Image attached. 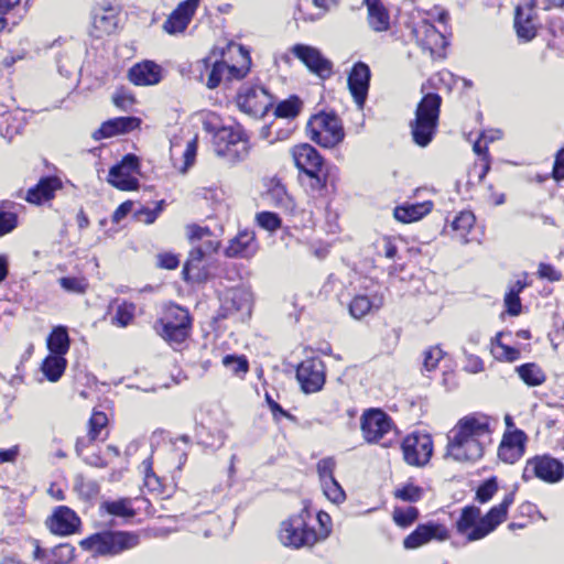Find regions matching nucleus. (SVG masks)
Masks as SVG:
<instances>
[{"label": "nucleus", "instance_id": "nucleus-1", "mask_svg": "<svg viewBox=\"0 0 564 564\" xmlns=\"http://www.w3.org/2000/svg\"><path fill=\"white\" fill-rule=\"evenodd\" d=\"M490 419L481 414L462 417L448 433L446 455L456 462L475 463L491 442Z\"/></svg>", "mask_w": 564, "mask_h": 564}, {"label": "nucleus", "instance_id": "nucleus-40", "mask_svg": "<svg viewBox=\"0 0 564 564\" xmlns=\"http://www.w3.org/2000/svg\"><path fill=\"white\" fill-rule=\"evenodd\" d=\"M135 315V305L131 302L123 301L116 307V313L111 318V323L119 327H127L130 325Z\"/></svg>", "mask_w": 564, "mask_h": 564}, {"label": "nucleus", "instance_id": "nucleus-52", "mask_svg": "<svg viewBox=\"0 0 564 564\" xmlns=\"http://www.w3.org/2000/svg\"><path fill=\"white\" fill-rule=\"evenodd\" d=\"M335 466H336V463H335L334 458H332V457L323 458L318 462L317 473H318L322 484L329 479H335L334 478Z\"/></svg>", "mask_w": 564, "mask_h": 564}, {"label": "nucleus", "instance_id": "nucleus-62", "mask_svg": "<svg viewBox=\"0 0 564 564\" xmlns=\"http://www.w3.org/2000/svg\"><path fill=\"white\" fill-rule=\"evenodd\" d=\"M196 153H197V140L195 138L187 142V145H186V149L184 152V161H185L184 171H186L187 167L193 165L195 158H196Z\"/></svg>", "mask_w": 564, "mask_h": 564}, {"label": "nucleus", "instance_id": "nucleus-24", "mask_svg": "<svg viewBox=\"0 0 564 564\" xmlns=\"http://www.w3.org/2000/svg\"><path fill=\"white\" fill-rule=\"evenodd\" d=\"M258 251V243L253 230H241L236 237L230 239L228 247L225 249V254L228 258H245L253 257Z\"/></svg>", "mask_w": 564, "mask_h": 564}, {"label": "nucleus", "instance_id": "nucleus-47", "mask_svg": "<svg viewBox=\"0 0 564 564\" xmlns=\"http://www.w3.org/2000/svg\"><path fill=\"white\" fill-rule=\"evenodd\" d=\"M107 424V415L104 412L95 411L89 420L88 433L91 434V437L104 440L102 433L106 431Z\"/></svg>", "mask_w": 564, "mask_h": 564}, {"label": "nucleus", "instance_id": "nucleus-42", "mask_svg": "<svg viewBox=\"0 0 564 564\" xmlns=\"http://www.w3.org/2000/svg\"><path fill=\"white\" fill-rule=\"evenodd\" d=\"M475 224V216L469 210L460 212L452 221V228L457 231L466 242V235Z\"/></svg>", "mask_w": 564, "mask_h": 564}, {"label": "nucleus", "instance_id": "nucleus-31", "mask_svg": "<svg viewBox=\"0 0 564 564\" xmlns=\"http://www.w3.org/2000/svg\"><path fill=\"white\" fill-rule=\"evenodd\" d=\"M265 199L274 207L285 213L292 214L295 209V203L286 192L285 186L276 180H272L265 193Z\"/></svg>", "mask_w": 564, "mask_h": 564}, {"label": "nucleus", "instance_id": "nucleus-64", "mask_svg": "<svg viewBox=\"0 0 564 564\" xmlns=\"http://www.w3.org/2000/svg\"><path fill=\"white\" fill-rule=\"evenodd\" d=\"M113 102L117 107H119L123 110H127L128 108H130L133 105L134 98L130 94L117 93L113 96Z\"/></svg>", "mask_w": 564, "mask_h": 564}, {"label": "nucleus", "instance_id": "nucleus-35", "mask_svg": "<svg viewBox=\"0 0 564 564\" xmlns=\"http://www.w3.org/2000/svg\"><path fill=\"white\" fill-rule=\"evenodd\" d=\"M69 336L65 326L55 327L47 338V348L53 355L65 356L69 349Z\"/></svg>", "mask_w": 564, "mask_h": 564}, {"label": "nucleus", "instance_id": "nucleus-16", "mask_svg": "<svg viewBox=\"0 0 564 564\" xmlns=\"http://www.w3.org/2000/svg\"><path fill=\"white\" fill-rule=\"evenodd\" d=\"M291 53L299 58L313 74L325 79L333 74V64L322 52L311 45L295 44L291 47Z\"/></svg>", "mask_w": 564, "mask_h": 564}, {"label": "nucleus", "instance_id": "nucleus-55", "mask_svg": "<svg viewBox=\"0 0 564 564\" xmlns=\"http://www.w3.org/2000/svg\"><path fill=\"white\" fill-rule=\"evenodd\" d=\"M162 204L163 202H160L158 206L153 209L151 208H142L137 213L138 219L140 221H143L145 224H152L155 221L160 213L162 212Z\"/></svg>", "mask_w": 564, "mask_h": 564}, {"label": "nucleus", "instance_id": "nucleus-59", "mask_svg": "<svg viewBox=\"0 0 564 564\" xmlns=\"http://www.w3.org/2000/svg\"><path fill=\"white\" fill-rule=\"evenodd\" d=\"M464 369L470 373H478L485 370V365L480 357L466 354V362Z\"/></svg>", "mask_w": 564, "mask_h": 564}, {"label": "nucleus", "instance_id": "nucleus-37", "mask_svg": "<svg viewBox=\"0 0 564 564\" xmlns=\"http://www.w3.org/2000/svg\"><path fill=\"white\" fill-rule=\"evenodd\" d=\"M66 365L64 356L50 354L42 364V371L50 381L55 382L64 373Z\"/></svg>", "mask_w": 564, "mask_h": 564}, {"label": "nucleus", "instance_id": "nucleus-25", "mask_svg": "<svg viewBox=\"0 0 564 564\" xmlns=\"http://www.w3.org/2000/svg\"><path fill=\"white\" fill-rule=\"evenodd\" d=\"M80 524L77 514L68 507H57L47 520L50 530L58 535H69L76 532Z\"/></svg>", "mask_w": 564, "mask_h": 564}, {"label": "nucleus", "instance_id": "nucleus-7", "mask_svg": "<svg viewBox=\"0 0 564 564\" xmlns=\"http://www.w3.org/2000/svg\"><path fill=\"white\" fill-rule=\"evenodd\" d=\"M306 129L312 141L327 149L338 145L345 138L343 122L333 112L314 115L307 122Z\"/></svg>", "mask_w": 564, "mask_h": 564}, {"label": "nucleus", "instance_id": "nucleus-32", "mask_svg": "<svg viewBox=\"0 0 564 564\" xmlns=\"http://www.w3.org/2000/svg\"><path fill=\"white\" fill-rule=\"evenodd\" d=\"M368 10V24L375 32H384L390 28V15L381 0H364Z\"/></svg>", "mask_w": 564, "mask_h": 564}, {"label": "nucleus", "instance_id": "nucleus-41", "mask_svg": "<svg viewBox=\"0 0 564 564\" xmlns=\"http://www.w3.org/2000/svg\"><path fill=\"white\" fill-rule=\"evenodd\" d=\"M302 108V101L297 96L281 101L275 107L274 113L279 118H295Z\"/></svg>", "mask_w": 564, "mask_h": 564}, {"label": "nucleus", "instance_id": "nucleus-30", "mask_svg": "<svg viewBox=\"0 0 564 564\" xmlns=\"http://www.w3.org/2000/svg\"><path fill=\"white\" fill-rule=\"evenodd\" d=\"M62 187V182L56 176L42 177L39 183L31 187L25 196V199L32 204H42L54 197L57 189Z\"/></svg>", "mask_w": 564, "mask_h": 564}, {"label": "nucleus", "instance_id": "nucleus-4", "mask_svg": "<svg viewBox=\"0 0 564 564\" xmlns=\"http://www.w3.org/2000/svg\"><path fill=\"white\" fill-rule=\"evenodd\" d=\"M295 166L308 177V186L313 192L326 187L329 170L318 151L308 143L297 144L292 149Z\"/></svg>", "mask_w": 564, "mask_h": 564}, {"label": "nucleus", "instance_id": "nucleus-39", "mask_svg": "<svg viewBox=\"0 0 564 564\" xmlns=\"http://www.w3.org/2000/svg\"><path fill=\"white\" fill-rule=\"evenodd\" d=\"M502 333H498L491 340V354L499 361L512 362L520 358V350L501 343Z\"/></svg>", "mask_w": 564, "mask_h": 564}, {"label": "nucleus", "instance_id": "nucleus-44", "mask_svg": "<svg viewBox=\"0 0 564 564\" xmlns=\"http://www.w3.org/2000/svg\"><path fill=\"white\" fill-rule=\"evenodd\" d=\"M257 225L269 231L275 232L282 226V220L278 214L273 212H260L256 215Z\"/></svg>", "mask_w": 564, "mask_h": 564}, {"label": "nucleus", "instance_id": "nucleus-54", "mask_svg": "<svg viewBox=\"0 0 564 564\" xmlns=\"http://www.w3.org/2000/svg\"><path fill=\"white\" fill-rule=\"evenodd\" d=\"M17 227V216L13 213L0 212V237L9 234Z\"/></svg>", "mask_w": 564, "mask_h": 564}, {"label": "nucleus", "instance_id": "nucleus-28", "mask_svg": "<svg viewBox=\"0 0 564 564\" xmlns=\"http://www.w3.org/2000/svg\"><path fill=\"white\" fill-rule=\"evenodd\" d=\"M129 79L138 86L156 85L162 79V68L152 61H144L130 68Z\"/></svg>", "mask_w": 564, "mask_h": 564}, {"label": "nucleus", "instance_id": "nucleus-6", "mask_svg": "<svg viewBox=\"0 0 564 564\" xmlns=\"http://www.w3.org/2000/svg\"><path fill=\"white\" fill-rule=\"evenodd\" d=\"M139 544V535L126 531H104L83 540V549L95 555H117Z\"/></svg>", "mask_w": 564, "mask_h": 564}, {"label": "nucleus", "instance_id": "nucleus-43", "mask_svg": "<svg viewBox=\"0 0 564 564\" xmlns=\"http://www.w3.org/2000/svg\"><path fill=\"white\" fill-rule=\"evenodd\" d=\"M58 283L64 291L74 294H84L88 289V281L84 276H62Z\"/></svg>", "mask_w": 564, "mask_h": 564}, {"label": "nucleus", "instance_id": "nucleus-46", "mask_svg": "<svg viewBox=\"0 0 564 564\" xmlns=\"http://www.w3.org/2000/svg\"><path fill=\"white\" fill-rule=\"evenodd\" d=\"M223 365L237 376L247 373L249 369L248 360L243 356L226 355Z\"/></svg>", "mask_w": 564, "mask_h": 564}, {"label": "nucleus", "instance_id": "nucleus-19", "mask_svg": "<svg viewBox=\"0 0 564 564\" xmlns=\"http://www.w3.org/2000/svg\"><path fill=\"white\" fill-rule=\"evenodd\" d=\"M371 72L364 62H357L348 75V88L359 109H362L370 86Z\"/></svg>", "mask_w": 564, "mask_h": 564}, {"label": "nucleus", "instance_id": "nucleus-11", "mask_svg": "<svg viewBox=\"0 0 564 564\" xmlns=\"http://www.w3.org/2000/svg\"><path fill=\"white\" fill-rule=\"evenodd\" d=\"M237 105L243 112L261 117L272 106V97L261 86L243 84L237 95Z\"/></svg>", "mask_w": 564, "mask_h": 564}, {"label": "nucleus", "instance_id": "nucleus-57", "mask_svg": "<svg viewBox=\"0 0 564 564\" xmlns=\"http://www.w3.org/2000/svg\"><path fill=\"white\" fill-rule=\"evenodd\" d=\"M538 274L541 279H546L551 282L560 281L562 278L561 272L549 263H540Z\"/></svg>", "mask_w": 564, "mask_h": 564}, {"label": "nucleus", "instance_id": "nucleus-50", "mask_svg": "<svg viewBox=\"0 0 564 564\" xmlns=\"http://www.w3.org/2000/svg\"><path fill=\"white\" fill-rule=\"evenodd\" d=\"M498 490L496 478H490L482 482L476 491V500L480 503L488 502Z\"/></svg>", "mask_w": 564, "mask_h": 564}, {"label": "nucleus", "instance_id": "nucleus-13", "mask_svg": "<svg viewBox=\"0 0 564 564\" xmlns=\"http://www.w3.org/2000/svg\"><path fill=\"white\" fill-rule=\"evenodd\" d=\"M404 460L412 466H425L433 454V442L430 435L413 433L408 435L401 445Z\"/></svg>", "mask_w": 564, "mask_h": 564}, {"label": "nucleus", "instance_id": "nucleus-10", "mask_svg": "<svg viewBox=\"0 0 564 564\" xmlns=\"http://www.w3.org/2000/svg\"><path fill=\"white\" fill-rule=\"evenodd\" d=\"M533 477L549 484L558 482L564 477V464L550 455L535 456L527 462L522 475L527 481Z\"/></svg>", "mask_w": 564, "mask_h": 564}, {"label": "nucleus", "instance_id": "nucleus-27", "mask_svg": "<svg viewBox=\"0 0 564 564\" xmlns=\"http://www.w3.org/2000/svg\"><path fill=\"white\" fill-rule=\"evenodd\" d=\"M141 120L137 117H118L105 121L93 134L96 141L111 138L117 134L127 133L139 127Z\"/></svg>", "mask_w": 564, "mask_h": 564}, {"label": "nucleus", "instance_id": "nucleus-26", "mask_svg": "<svg viewBox=\"0 0 564 564\" xmlns=\"http://www.w3.org/2000/svg\"><path fill=\"white\" fill-rule=\"evenodd\" d=\"M534 11L532 0H524L516 8L514 28L519 39L528 42L536 35V28L533 22Z\"/></svg>", "mask_w": 564, "mask_h": 564}, {"label": "nucleus", "instance_id": "nucleus-17", "mask_svg": "<svg viewBox=\"0 0 564 564\" xmlns=\"http://www.w3.org/2000/svg\"><path fill=\"white\" fill-rule=\"evenodd\" d=\"M361 431L368 443H378L392 430V421L380 409H370L361 416Z\"/></svg>", "mask_w": 564, "mask_h": 564}, {"label": "nucleus", "instance_id": "nucleus-38", "mask_svg": "<svg viewBox=\"0 0 564 564\" xmlns=\"http://www.w3.org/2000/svg\"><path fill=\"white\" fill-rule=\"evenodd\" d=\"M100 508L108 514L115 517L133 518L135 516V510L133 509L132 501L129 498L104 501Z\"/></svg>", "mask_w": 564, "mask_h": 564}, {"label": "nucleus", "instance_id": "nucleus-8", "mask_svg": "<svg viewBox=\"0 0 564 564\" xmlns=\"http://www.w3.org/2000/svg\"><path fill=\"white\" fill-rule=\"evenodd\" d=\"M191 316L188 311L171 305L164 316L155 324L156 333L171 345L182 344L189 335Z\"/></svg>", "mask_w": 564, "mask_h": 564}, {"label": "nucleus", "instance_id": "nucleus-49", "mask_svg": "<svg viewBox=\"0 0 564 564\" xmlns=\"http://www.w3.org/2000/svg\"><path fill=\"white\" fill-rule=\"evenodd\" d=\"M395 498L406 501V502H416L423 496V489L413 484H406L402 488L395 490Z\"/></svg>", "mask_w": 564, "mask_h": 564}, {"label": "nucleus", "instance_id": "nucleus-34", "mask_svg": "<svg viewBox=\"0 0 564 564\" xmlns=\"http://www.w3.org/2000/svg\"><path fill=\"white\" fill-rule=\"evenodd\" d=\"M251 293L246 289H234L227 292L225 308L228 312H240L249 315L251 312Z\"/></svg>", "mask_w": 564, "mask_h": 564}, {"label": "nucleus", "instance_id": "nucleus-51", "mask_svg": "<svg viewBox=\"0 0 564 564\" xmlns=\"http://www.w3.org/2000/svg\"><path fill=\"white\" fill-rule=\"evenodd\" d=\"M419 516V511L414 507H409L405 510L395 509L393 512V519L400 527H408L415 521Z\"/></svg>", "mask_w": 564, "mask_h": 564}, {"label": "nucleus", "instance_id": "nucleus-29", "mask_svg": "<svg viewBox=\"0 0 564 564\" xmlns=\"http://www.w3.org/2000/svg\"><path fill=\"white\" fill-rule=\"evenodd\" d=\"M204 257L205 250L202 247L192 249L183 268V276L186 281L202 283L208 279V270L203 265Z\"/></svg>", "mask_w": 564, "mask_h": 564}, {"label": "nucleus", "instance_id": "nucleus-9", "mask_svg": "<svg viewBox=\"0 0 564 564\" xmlns=\"http://www.w3.org/2000/svg\"><path fill=\"white\" fill-rule=\"evenodd\" d=\"M280 542L288 547H311L318 542L317 532L307 525L303 514L290 517L279 530Z\"/></svg>", "mask_w": 564, "mask_h": 564}, {"label": "nucleus", "instance_id": "nucleus-14", "mask_svg": "<svg viewBox=\"0 0 564 564\" xmlns=\"http://www.w3.org/2000/svg\"><path fill=\"white\" fill-rule=\"evenodd\" d=\"M296 379L305 393L322 390L326 379L324 361L317 357L303 360L296 369Z\"/></svg>", "mask_w": 564, "mask_h": 564}, {"label": "nucleus", "instance_id": "nucleus-22", "mask_svg": "<svg viewBox=\"0 0 564 564\" xmlns=\"http://www.w3.org/2000/svg\"><path fill=\"white\" fill-rule=\"evenodd\" d=\"M384 304V295L380 291H369L354 295L348 307L350 315L360 319L367 314L378 312Z\"/></svg>", "mask_w": 564, "mask_h": 564}, {"label": "nucleus", "instance_id": "nucleus-18", "mask_svg": "<svg viewBox=\"0 0 564 564\" xmlns=\"http://www.w3.org/2000/svg\"><path fill=\"white\" fill-rule=\"evenodd\" d=\"M447 539H449V531L444 524L429 521L417 525L416 529L403 540V546L406 550H414L433 540L445 541Z\"/></svg>", "mask_w": 564, "mask_h": 564}, {"label": "nucleus", "instance_id": "nucleus-21", "mask_svg": "<svg viewBox=\"0 0 564 564\" xmlns=\"http://www.w3.org/2000/svg\"><path fill=\"white\" fill-rule=\"evenodd\" d=\"M200 64L206 69V86L209 89L218 87L224 77H226L227 79H238L246 75V72L241 68H238L234 65H228L223 61H215L214 63H210V59L206 58L203 59Z\"/></svg>", "mask_w": 564, "mask_h": 564}, {"label": "nucleus", "instance_id": "nucleus-2", "mask_svg": "<svg viewBox=\"0 0 564 564\" xmlns=\"http://www.w3.org/2000/svg\"><path fill=\"white\" fill-rule=\"evenodd\" d=\"M514 501V491L506 495L503 500L492 507L485 516L476 506H466L462 509L456 521V531L466 538L467 542H474L486 538L489 533L507 519L508 509Z\"/></svg>", "mask_w": 564, "mask_h": 564}, {"label": "nucleus", "instance_id": "nucleus-63", "mask_svg": "<svg viewBox=\"0 0 564 564\" xmlns=\"http://www.w3.org/2000/svg\"><path fill=\"white\" fill-rule=\"evenodd\" d=\"M552 174L553 177L557 181L564 178V148L556 154Z\"/></svg>", "mask_w": 564, "mask_h": 564}, {"label": "nucleus", "instance_id": "nucleus-20", "mask_svg": "<svg viewBox=\"0 0 564 564\" xmlns=\"http://www.w3.org/2000/svg\"><path fill=\"white\" fill-rule=\"evenodd\" d=\"M200 0H184L167 17L163 30L169 34L184 32L194 17Z\"/></svg>", "mask_w": 564, "mask_h": 564}, {"label": "nucleus", "instance_id": "nucleus-61", "mask_svg": "<svg viewBox=\"0 0 564 564\" xmlns=\"http://www.w3.org/2000/svg\"><path fill=\"white\" fill-rule=\"evenodd\" d=\"M159 265L163 269L173 270L176 269L180 264V259L176 254L173 253H161L158 256Z\"/></svg>", "mask_w": 564, "mask_h": 564}, {"label": "nucleus", "instance_id": "nucleus-5", "mask_svg": "<svg viewBox=\"0 0 564 564\" xmlns=\"http://www.w3.org/2000/svg\"><path fill=\"white\" fill-rule=\"evenodd\" d=\"M214 151L229 163L245 160L250 150L249 138L241 127H223L214 134Z\"/></svg>", "mask_w": 564, "mask_h": 564}, {"label": "nucleus", "instance_id": "nucleus-12", "mask_svg": "<svg viewBox=\"0 0 564 564\" xmlns=\"http://www.w3.org/2000/svg\"><path fill=\"white\" fill-rule=\"evenodd\" d=\"M140 174V161L134 154H127L113 165L108 175V182L120 191H133L139 187L135 175Z\"/></svg>", "mask_w": 564, "mask_h": 564}, {"label": "nucleus", "instance_id": "nucleus-45", "mask_svg": "<svg viewBox=\"0 0 564 564\" xmlns=\"http://www.w3.org/2000/svg\"><path fill=\"white\" fill-rule=\"evenodd\" d=\"M141 468L144 474V486L150 491L160 492L162 489L161 479L153 471L151 458L144 459L141 464Z\"/></svg>", "mask_w": 564, "mask_h": 564}, {"label": "nucleus", "instance_id": "nucleus-33", "mask_svg": "<svg viewBox=\"0 0 564 564\" xmlns=\"http://www.w3.org/2000/svg\"><path fill=\"white\" fill-rule=\"evenodd\" d=\"M433 208L430 200L416 204H404L394 208V217L397 220L409 224L417 221L427 215Z\"/></svg>", "mask_w": 564, "mask_h": 564}, {"label": "nucleus", "instance_id": "nucleus-23", "mask_svg": "<svg viewBox=\"0 0 564 564\" xmlns=\"http://www.w3.org/2000/svg\"><path fill=\"white\" fill-rule=\"evenodd\" d=\"M525 434L516 430L506 433L498 448V457L508 464H513L524 454Z\"/></svg>", "mask_w": 564, "mask_h": 564}, {"label": "nucleus", "instance_id": "nucleus-53", "mask_svg": "<svg viewBox=\"0 0 564 564\" xmlns=\"http://www.w3.org/2000/svg\"><path fill=\"white\" fill-rule=\"evenodd\" d=\"M442 358L443 351L440 347H432L427 349L424 354V369L427 371L434 370Z\"/></svg>", "mask_w": 564, "mask_h": 564}, {"label": "nucleus", "instance_id": "nucleus-58", "mask_svg": "<svg viewBox=\"0 0 564 564\" xmlns=\"http://www.w3.org/2000/svg\"><path fill=\"white\" fill-rule=\"evenodd\" d=\"M317 521L319 523V532H317L318 541L325 540L330 533L332 519L328 513L321 511L317 513Z\"/></svg>", "mask_w": 564, "mask_h": 564}, {"label": "nucleus", "instance_id": "nucleus-60", "mask_svg": "<svg viewBox=\"0 0 564 564\" xmlns=\"http://www.w3.org/2000/svg\"><path fill=\"white\" fill-rule=\"evenodd\" d=\"M52 552L58 562L67 563L73 558L74 547L65 543L57 545Z\"/></svg>", "mask_w": 564, "mask_h": 564}, {"label": "nucleus", "instance_id": "nucleus-36", "mask_svg": "<svg viewBox=\"0 0 564 564\" xmlns=\"http://www.w3.org/2000/svg\"><path fill=\"white\" fill-rule=\"evenodd\" d=\"M521 380L529 387H538L545 382L546 375L542 368L534 364L528 362L516 368Z\"/></svg>", "mask_w": 564, "mask_h": 564}, {"label": "nucleus", "instance_id": "nucleus-56", "mask_svg": "<svg viewBox=\"0 0 564 564\" xmlns=\"http://www.w3.org/2000/svg\"><path fill=\"white\" fill-rule=\"evenodd\" d=\"M505 304L510 315L517 316L521 312V301L516 292H508L505 297Z\"/></svg>", "mask_w": 564, "mask_h": 564}, {"label": "nucleus", "instance_id": "nucleus-3", "mask_svg": "<svg viewBox=\"0 0 564 564\" xmlns=\"http://www.w3.org/2000/svg\"><path fill=\"white\" fill-rule=\"evenodd\" d=\"M442 97L435 93L423 96L415 109V118L410 122L413 141L425 148L433 140L440 119Z\"/></svg>", "mask_w": 564, "mask_h": 564}, {"label": "nucleus", "instance_id": "nucleus-15", "mask_svg": "<svg viewBox=\"0 0 564 564\" xmlns=\"http://www.w3.org/2000/svg\"><path fill=\"white\" fill-rule=\"evenodd\" d=\"M119 11L118 0H100L94 6L91 20L97 37L115 32L118 25Z\"/></svg>", "mask_w": 564, "mask_h": 564}, {"label": "nucleus", "instance_id": "nucleus-48", "mask_svg": "<svg viewBox=\"0 0 564 564\" xmlns=\"http://www.w3.org/2000/svg\"><path fill=\"white\" fill-rule=\"evenodd\" d=\"M325 496L334 503H340L346 499V494L336 479H329L322 484Z\"/></svg>", "mask_w": 564, "mask_h": 564}]
</instances>
